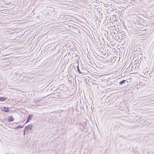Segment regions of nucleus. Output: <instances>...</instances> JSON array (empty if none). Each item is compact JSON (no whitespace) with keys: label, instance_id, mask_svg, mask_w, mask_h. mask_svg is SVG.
I'll return each instance as SVG.
<instances>
[{"label":"nucleus","instance_id":"f257e3e1","mask_svg":"<svg viewBox=\"0 0 154 154\" xmlns=\"http://www.w3.org/2000/svg\"><path fill=\"white\" fill-rule=\"evenodd\" d=\"M110 19H108L107 20V22L108 24V23H110V25H111L112 26H115L116 24H117V21L116 20H114L113 21H112L110 22V20H111V18H110Z\"/></svg>","mask_w":154,"mask_h":154},{"label":"nucleus","instance_id":"f03ea898","mask_svg":"<svg viewBox=\"0 0 154 154\" xmlns=\"http://www.w3.org/2000/svg\"><path fill=\"white\" fill-rule=\"evenodd\" d=\"M0 109L2 112H8L10 111L9 107L5 106L1 107Z\"/></svg>","mask_w":154,"mask_h":154},{"label":"nucleus","instance_id":"7ed1b4c3","mask_svg":"<svg viewBox=\"0 0 154 154\" xmlns=\"http://www.w3.org/2000/svg\"><path fill=\"white\" fill-rule=\"evenodd\" d=\"M32 125L31 124H30L26 126L25 128V129L26 131H28L31 130L32 129Z\"/></svg>","mask_w":154,"mask_h":154},{"label":"nucleus","instance_id":"20e7f679","mask_svg":"<svg viewBox=\"0 0 154 154\" xmlns=\"http://www.w3.org/2000/svg\"><path fill=\"white\" fill-rule=\"evenodd\" d=\"M33 116V115L32 114H30L29 115L28 118L27 119V121L26 122L25 124L27 122H29L30 121L31 119L32 118V116Z\"/></svg>","mask_w":154,"mask_h":154},{"label":"nucleus","instance_id":"39448f33","mask_svg":"<svg viewBox=\"0 0 154 154\" xmlns=\"http://www.w3.org/2000/svg\"><path fill=\"white\" fill-rule=\"evenodd\" d=\"M8 121L9 122H11L13 121L14 120V119L13 117L12 116H9L8 117Z\"/></svg>","mask_w":154,"mask_h":154},{"label":"nucleus","instance_id":"423d86ee","mask_svg":"<svg viewBox=\"0 0 154 154\" xmlns=\"http://www.w3.org/2000/svg\"><path fill=\"white\" fill-rule=\"evenodd\" d=\"M76 67H77V69H76L77 71L78 72V73L79 74H83L84 73L83 72H82L80 70L79 68V65L78 63V65L77 66H76Z\"/></svg>","mask_w":154,"mask_h":154},{"label":"nucleus","instance_id":"0eeeda50","mask_svg":"<svg viewBox=\"0 0 154 154\" xmlns=\"http://www.w3.org/2000/svg\"><path fill=\"white\" fill-rule=\"evenodd\" d=\"M7 99V97H0V102L4 101H5Z\"/></svg>","mask_w":154,"mask_h":154},{"label":"nucleus","instance_id":"6e6552de","mask_svg":"<svg viewBox=\"0 0 154 154\" xmlns=\"http://www.w3.org/2000/svg\"><path fill=\"white\" fill-rule=\"evenodd\" d=\"M127 82V83L128 82V81H127L126 80H123L121 81H120L119 82V84L120 85H122L123 84H125V82Z\"/></svg>","mask_w":154,"mask_h":154},{"label":"nucleus","instance_id":"1a4fd4ad","mask_svg":"<svg viewBox=\"0 0 154 154\" xmlns=\"http://www.w3.org/2000/svg\"><path fill=\"white\" fill-rule=\"evenodd\" d=\"M24 125H23V126L19 125L18 126H17L15 127V129H18L19 128H22L24 127Z\"/></svg>","mask_w":154,"mask_h":154},{"label":"nucleus","instance_id":"9d476101","mask_svg":"<svg viewBox=\"0 0 154 154\" xmlns=\"http://www.w3.org/2000/svg\"><path fill=\"white\" fill-rule=\"evenodd\" d=\"M115 36L116 37V39H117V40H119L120 39V38L119 35H118V34H116V35H115Z\"/></svg>","mask_w":154,"mask_h":154},{"label":"nucleus","instance_id":"9b49d317","mask_svg":"<svg viewBox=\"0 0 154 154\" xmlns=\"http://www.w3.org/2000/svg\"><path fill=\"white\" fill-rule=\"evenodd\" d=\"M106 53H105V54H103V55H104L105 56V55H106Z\"/></svg>","mask_w":154,"mask_h":154},{"label":"nucleus","instance_id":"f8f14e48","mask_svg":"<svg viewBox=\"0 0 154 154\" xmlns=\"http://www.w3.org/2000/svg\"><path fill=\"white\" fill-rule=\"evenodd\" d=\"M25 130H24V134H25Z\"/></svg>","mask_w":154,"mask_h":154}]
</instances>
